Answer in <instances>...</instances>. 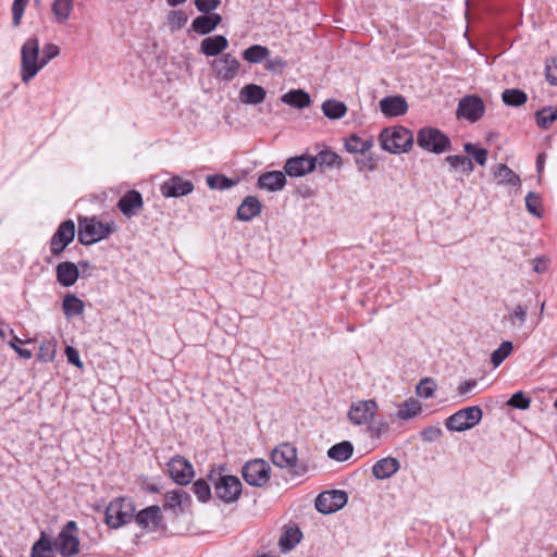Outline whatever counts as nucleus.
Listing matches in <instances>:
<instances>
[{
    "label": "nucleus",
    "instance_id": "35",
    "mask_svg": "<svg viewBox=\"0 0 557 557\" xmlns=\"http://www.w3.org/2000/svg\"><path fill=\"white\" fill-rule=\"evenodd\" d=\"M63 311L67 319L79 315L84 312L85 304L82 299L73 294H67L63 298Z\"/></svg>",
    "mask_w": 557,
    "mask_h": 557
},
{
    "label": "nucleus",
    "instance_id": "42",
    "mask_svg": "<svg viewBox=\"0 0 557 557\" xmlns=\"http://www.w3.org/2000/svg\"><path fill=\"white\" fill-rule=\"evenodd\" d=\"M57 354V341L51 338L41 342L38 351V359L42 362H51L54 360Z\"/></svg>",
    "mask_w": 557,
    "mask_h": 557
},
{
    "label": "nucleus",
    "instance_id": "28",
    "mask_svg": "<svg viewBox=\"0 0 557 557\" xmlns=\"http://www.w3.org/2000/svg\"><path fill=\"white\" fill-rule=\"evenodd\" d=\"M267 97L265 89L257 84H247L239 91L240 101L245 104H259Z\"/></svg>",
    "mask_w": 557,
    "mask_h": 557
},
{
    "label": "nucleus",
    "instance_id": "51",
    "mask_svg": "<svg viewBox=\"0 0 557 557\" xmlns=\"http://www.w3.org/2000/svg\"><path fill=\"white\" fill-rule=\"evenodd\" d=\"M463 149L467 153L471 154L475 162L482 166L486 164L487 161V150L484 148H479L474 144L467 143L463 146Z\"/></svg>",
    "mask_w": 557,
    "mask_h": 557
},
{
    "label": "nucleus",
    "instance_id": "49",
    "mask_svg": "<svg viewBox=\"0 0 557 557\" xmlns=\"http://www.w3.org/2000/svg\"><path fill=\"white\" fill-rule=\"evenodd\" d=\"M193 492L195 493L197 498L200 502H202V503H206V502H208L211 498L210 485L203 479H199V480L194 482V484H193Z\"/></svg>",
    "mask_w": 557,
    "mask_h": 557
},
{
    "label": "nucleus",
    "instance_id": "56",
    "mask_svg": "<svg viewBox=\"0 0 557 557\" xmlns=\"http://www.w3.org/2000/svg\"><path fill=\"white\" fill-rule=\"evenodd\" d=\"M29 0H14L12 4V21L14 26L20 25L25 8Z\"/></svg>",
    "mask_w": 557,
    "mask_h": 557
},
{
    "label": "nucleus",
    "instance_id": "40",
    "mask_svg": "<svg viewBox=\"0 0 557 557\" xmlns=\"http://www.w3.org/2000/svg\"><path fill=\"white\" fill-rule=\"evenodd\" d=\"M315 168L319 166L321 171L326 168L339 166L341 165V157L331 151V150H322L315 157Z\"/></svg>",
    "mask_w": 557,
    "mask_h": 557
},
{
    "label": "nucleus",
    "instance_id": "50",
    "mask_svg": "<svg viewBox=\"0 0 557 557\" xmlns=\"http://www.w3.org/2000/svg\"><path fill=\"white\" fill-rule=\"evenodd\" d=\"M436 383L430 377L422 379L417 385V395L425 399L433 397L436 389Z\"/></svg>",
    "mask_w": 557,
    "mask_h": 557
},
{
    "label": "nucleus",
    "instance_id": "60",
    "mask_svg": "<svg viewBox=\"0 0 557 557\" xmlns=\"http://www.w3.org/2000/svg\"><path fill=\"white\" fill-rule=\"evenodd\" d=\"M442 430L436 426H428L421 432V437L425 442H435L442 436Z\"/></svg>",
    "mask_w": 557,
    "mask_h": 557
},
{
    "label": "nucleus",
    "instance_id": "39",
    "mask_svg": "<svg viewBox=\"0 0 557 557\" xmlns=\"http://www.w3.org/2000/svg\"><path fill=\"white\" fill-rule=\"evenodd\" d=\"M352 451V444L350 442L344 441L333 445L329 449L327 456L336 461H346L351 457Z\"/></svg>",
    "mask_w": 557,
    "mask_h": 557
},
{
    "label": "nucleus",
    "instance_id": "64",
    "mask_svg": "<svg viewBox=\"0 0 557 557\" xmlns=\"http://www.w3.org/2000/svg\"><path fill=\"white\" fill-rule=\"evenodd\" d=\"M360 169H367L368 171H374L377 166V161L372 156H368L359 162Z\"/></svg>",
    "mask_w": 557,
    "mask_h": 557
},
{
    "label": "nucleus",
    "instance_id": "48",
    "mask_svg": "<svg viewBox=\"0 0 557 557\" xmlns=\"http://www.w3.org/2000/svg\"><path fill=\"white\" fill-rule=\"evenodd\" d=\"M525 207H527V210L531 214H533L535 216L542 215V212H543L542 200H541V197L536 193H534V191L528 193V195L525 196Z\"/></svg>",
    "mask_w": 557,
    "mask_h": 557
},
{
    "label": "nucleus",
    "instance_id": "47",
    "mask_svg": "<svg viewBox=\"0 0 557 557\" xmlns=\"http://www.w3.org/2000/svg\"><path fill=\"white\" fill-rule=\"evenodd\" d=\"M207 184L211 189H228L235 185V183L224 175L215 174L207 176Z\"/></svg>",
    "mask_w": 557,
    "mask_h": 557
},
{
    "label": "nucleus",
    "instance_id": "17",
    "mask_svg": "<svg viewBox=\"0 0 557 557\" xmlns=\"http://www.w3.org/2000/svg\"><path fill=\"white\" fill-rule=\"evenodd\" d=\"M315 169V160L312 156H297L289 158L285 165L284 171L290 177H300L311 173Z\"/></svg>",
    "mask_w": 557,
    "mask_h": 557
},
{
    "label": "nucleus",
    "instance_id": "11",
    "mask_svg": "<svg viewBox=\"0 0 557 557\" xmlns=\"http://www.w3.org/2000/svg\"><path fill=\"white\" fill-rule=\"evenodd\" d=\"M377 410V403L373 399L357 400L351 403L347 418L354 425H368L373 421Z\"/></svg>",
    "mask_w": 557,
    "mask_h": 557
},
{
    "label": "nucleus",
    "instance_id": "37",
    "mask_svg": "<svg viewBox=\"0 0 557 557\" xmlns=\"http://www.w3.org/2000/svg\"><path fill=\"white\" fill-rule=\"evenodd\" d=\"M494 176L498 180V184H508L519 186L521 180L509 166L506 164H498L494 171Z\"/></svg>",
    "mask_w": 557,
    "mask_h": 557
},
{
    "label": "nucleus",
    "instance_id": "43",
    "mask_svg": "<svg viewBox=\"0 0 557 557\" xmlns=\"http://www.w3.org/2000/svg\"><path fill=\"white\" fill-rule=\"evenodd\" d=\"M445 161L455 170H460L462 173L469 174L473 171L474 166L472 161L465 156H448Z\"/></svg>",
    "mask_w": 557,
    "mask_h": 557
},
{
    "label": "nucleus",
    "instance_id": "27",
    "mask_svg": "<svg viewBox=\"0 0 557 557\" xmlns=\"http://www.w3.org/2000/svg\"><path fill=\"white\" fill-rule=\"evenodd\" d=\"M261 209L262 205L257 197L247 196L237 209V218L240 221H250L260 214Z\"/></svg>",
    "mask_w": 557,
    "mask_h": 557
},
{
    "label": "nucleus",
    "instance_id": "12",
    "mask_svg": "<svg viewBox=\"0 0 557 557\" xmlns=\"http://www.w3.org/2000/svg\"><path fill=\"white\" fill-rule=\"evenodd\" d=\"M211 67L216 78L231 82L238 75L240 62L232 53H223L211 62Z\"/></svg>",
    "mask_w": 557,
    "mask_h": 557
},
{
    "label": "nucleus",
    "instance_id": "63",
    "mask_svg": "<svg viewBox=\"0 0 557 557\" xmlns=\"http://www.w3.org/2000/svg\"><path fill=\"white\" fill-rule=\"evenodd\" d=\"M546 77L553 85H557V58L546 65Z\"/></svg>",
    "mask_w": 557,
    "mask_h": 557
},
{
    "label": "nucleus",
    "instance_id": "14",
    "mask_svg": "<svg viewBox=\"0 0 557 557\" xmlns=\"http://www.w3.org/2000/svg\"><path fill=\"white\" fill-rule=\"evenodd\" d=\"M485 112L483 100L478 96L463 97L457 108V117L471 123L479 121Z\"/></svg>",
    "mask_w": 557,
    "mask_h": 557
},
{
    "label": "nucleus",
    "instance_id": "22",
    "mask_svg": "<svg viewBox=\"0 0 557 557\" xmlns=\"http://www.w3.org/2000/svg\"><path fill=\"white\" fill-rule=\"evenodd\" d=\"M257 185L261 189L278 191L286 185V173L285 171L265 172L259 176Z\"/></svg>",
    "mask_w": 557,
    "mask_h": 557
},
{
    "label": "nucleus",
    "instance_id": "59",
    "mask_svg": "<svg viewBox=\"0 0 557 557\" xmlns=\"http://www.w3.org/2000/svg\"><path fill=\"white\" fill-rule=\"evenodd\" d=\"M60 53V49L54 44H47L42 49V64L46 65L50 60L55 58Z\"/></svg>",
    "mask_w": 557,
    "mask_h": 557
},
{
    "label": "nucleus",
    "instance_id": "45",
    "mask_svg": "<svg viewBox=\"0 0 557 557\" xmlns=\"http://www.w3.org/2000/svg\"><path fill=\"white\" fill-rule=\"evenodd\" d=\"M188 498H189V496L182 490L168 492L165 494L164 508L172 509V510L181 508L183 500L188 499Z\"/></svg>",
    "mask_w": 557,
    "mask_h": 557
},
{
    "label": "nucleus",
    "instance_id": "54",
    "mask_svg": "<svg viewBox=\"0 0 557 557\" xmlns=\"http://www.w3.org/2000/svg\"><path fill=\"white\" fill-rule=\"evenodd\" d=\"M507 405L512 408L525 410L530 407L531 399L527 397L523 392H517L510 397Z\"/></svg>",
    "mask_w": 557,
    "mask_h": 557
},
{
    "label": "nucleus",
    "instance_id": "15",
    "mask_svg": "<svg viewBox=\"0 0 557 557\" xmlns=\"http://www.w3.org/2000/svg\"><path fill=\"white\" fill-rule=\"evenodd\" d=\"M347 503V494L344 491H326L318 495L315 508L321 513H332L342 509Z\"/></svg>",
    "mask_w": 557,
    "mask_h": 557
},
{
    "label": "nucleus",
    "instance_id": "36",
    "mask_svg": "<svg viewBox=\"0 0 557 557\" xmlns=\"http://www.w3.org/2000/svg\"><path fill=\"white\" fill-rule=\"evenodd\" d=\"M323 114L331 119V120H337L343 117L347 112V107L344 102L335 100V99H327L322 103L321 107Z\"/></svg>",
    "mask_w": 557,
    "mask_h": 557
},
{
    "label": "nucleus",
    "instance_id": "10",
    "mask_svg": "<svg viewBox=\"0 0 557 557\" xmlns=\"http://www.w3.org/2000/svg\"><path fill=\"white\" fill-rule=\"evenodd\" d=\"M270 473L271 467L263 459L249 460L242 469L244 480L251 486H264L270 480Z\"/></svg>",
    "mask_w": 557,
    "mask_h": 557
},
{
    "label": "nucleus",
    "instance_id": "34",
    "mask_svg": "<svg viewBox=\"0 0 557 557\" xmlns=\"http://www.w3.org/2000/svg\"><path fill=\"white\" fill-rule=\"evenodd\" d=\"M53 548L54 542H51L50 539L46 535L45 532H41L40 539L34 543L32 547V557H53Z\"/></svg>",
    "mask_w": 557,
    "mask_h": 557
},
{
    "label": "nucleus",
    "instance_id": "33",
    "mask_svg": "<svg viewBox=\"0 0 557 557\" xmlns=\"http://www.w3.org/2000/svg\"><path fill=\"white\" fill-rule=\"evenodd\" d=\"M270 53L268 47L257 44L245 49L242 57L248 63L257 64L265 61Z\"/></svg>",
    "mask_w": 557,
    "mask_h": 557
},
{
    "label": "nucleus",
    "instance_id": "26",
    "mask_svg": "<svg viewBox=\"0 0 557 557\" xmlns=\"http://www.w3.org/2000/svg\"><path fill=\"white\" fill-rule=\"evenodd\" d=\"M222 16L218 13H203L197 16L191 23V29L200 35H207L213 32L221 23Z\"/></svg>",
    "mask_w": 557,
    "mask_h": 557
},
{
    "label": "nucleus",
    "instance_id": "1",
    "mask_svg": "<svg viewBox=\"0 0 557 557\" xmlns=\"http://www.w3.org/2000/svg\"><path fill=\"white\" fill-rule=\"evenodd\" d=\"M115 231L114 222H102L96 216L78 218V242L84 246H90L108 238Z\"/></svg>",
    "mask_w": 557,
    "mask_h": 557
},
{
    "label": "nucleus",
    "instance_id": "46",
    "mask_svg": "<svg viewBox=\"0 0 557 557\" xmlns=\"http://www.w3.org/2000/svg\"><path fill=\"white\" fill-rule=\"evenodd\" d=\"M511 351L512 343L509 341L503 342L500 346L492 352L491 362L495 368L499 367L503 361L511 354Z\"/></svg>",
    "mask_w": 557,
    "mask_h": 557
},
{
    "label": "nucleus",
    "instance_id": "62",
    "mask_svg": "<svg viewBox=\"0 0 557 557\" xmlns=\"http://www.w3.org/2000/svg\"><path fill=\"white\" fill-rule=\"evenodd\" d=\"M65 356L70 363L76 366L79 369L83 368V362L81 361L79 354L74 347L66 346L65 347Z\"/></svg>",
    "mask_w": 557,
    "mask_h": 557
},
{
    "label": "nucleus",
    "instance_id": "6",
    "mask_svg": "<svg viewBox=\"0 0 557 557\" xmlns=\"http://www.w3.org/2000/svg\"><path fill=\"white\" fill-rule=\"evenodd\" d=\"M209 478L213 482L216 497L223 503L232 504L240 497L243 485L237 476L211 473Z\"/></svg>",
    "mask_w": 557,
    "mask_h": 557
},
{
    "label": "nucleus",
    "instance_id": "29",
    "mask_svg": "<svg viewBox=\"0 0 557 557\" xmlns=\"http://www.w3.org/2000/svg\"><path fill=\"white\" fill-rule=\"evenodd\" d=\"M281 101L292 108L300 110L311 104V97L304 89H292L281 97Z\"/></svg>",
    "mask_w": 557,
    "mask_h": 557
},
{
    "label": "nucleus",
    "instance_id": "20",
    "mask_svg": "<svg viewBox=\"0 0 557 557\" xmlns=\"http://www.w3.org/2000/svg\"><path fill=\"white\" fill-rule=\"evenodd\" d=\"M143 205L141 194L135 189L125 193L117 201V208L126 218L136 215L141 210Z\"/></svg>",
    "mask_w": 557,
    "mask_h": 557
},
{
    "label": "nucleus",
    "instance_id": "24",
    "mask_svg": "<svg viewBox=\"0 0 557 557\" xmlns=\"http://www.w3.org/2000/svg\"><path fill=\"white\" fill-rule=\"evenodd\" d=\"M57 281L64 287L74 285L79 276L78 268L71 261H64L57 265Z\"/></svg>",
    "mask_w": 557,
    "mask_h": 557
},
{
    "label": "nucleus",
    "instance_id": "4",
    "mask_svg": "<svg viewBox=\"0 0 557 557\" xmlns=\"http://www.w3.org/2000/svg\"><path fill=\"white\" fill-rule=\"evenodd\" d=\"M39 58V41L37 38L27 39L21 49V77L27 84L44 67Z\"/></svg>",
    "mask_w": 557,
    "mask_h": 557
},
{
    "label": "nucleus",
    "instance_id": "61",
    "mask_svg": "<svg viewBox=\"0 0 557 557\" xmlns=\"http://www.w3.org/2000/svg\"><path fill=\"white\" fill-rule=\"evenodd\" d=\"M17 343H21V339L18 337H14L12 341L9 342V346L14 349V351L25 360H28L33 357V352L29 349L22 348L17 345Z\"/></svg>",
    "mask_w": 557,
    "mask_h": 557
},
{
    "label": "nucleus",
    "instance_id": "25",
    "mask_svg": "<svg viewBox=\"0 0 557 557\" xmlns=\"http://www.w3.org/2000/svg\"><path fill=\"white\" fill-rule=\"evenodd\" d=\"M228 47V40L223 35H214L202 39L200 52L206 57H216Z\"/></svg>",
    "mask_w": 557,
    "mask_h": 557
},
{
    "label": "nucleus",
    "instance_id": "13",
    "mask_svg": "<svg viewBox=\"0 0 557 557\" xmlns=\"http://www.w3.org/2000/svg\"><path fill=\"white\" fill-rule=\"evenodd\" d=\"M75 224L72 220L62 222L50 239V251L59 257L75 238Z\"/></svg>",
    "mask_w": 557,
    "mask_h": 557
},
{
    "label": "nucleus",
    "instance_id": "32",
    "mask_svg": "<svg viewBox=\"0 0 557 557\" xmlns=\"http://www.w3.org/2000/svg\"><path fill=\"white\" fill-rule=\"evenodd\" d=\"M421 411H422L421 403L418 399L410 397L398 406V411L396 413V417L399 420H408V419L417 417L418 414L421 413Z\"/></svg>",
    "mask_w": 557,
    "mask_h": 557
},
{
    "label": "nucleus",
    "instance_id": "41",
    "mask_svg": "<svg viewBox=\"0 0 557 557\" xmlns=\"http://www.w3.org/2000/svg\"><path fill=\"white\" fill-rule=\"evenodd\" d=\"M502 99L507 106L519 107L527 102V94L518 88L506 89L502 94Z\"/></svg>",
    "mask_w": 557,
    "mask_h": 557
},
{
    "label": "nucleus",
    "instance_id": "23",
    "mask_svg": "<svg viewBox=\"0 0 557 557\" xmlns=\"http://www.w3.org/2000/svg\"><path fill=\"white\" fill-rule=\"evenodd\" d=\"M400 469V462L394 457H386L377 460L372 466V474L377 480H386L393 476Z\"/></svg>",
    "mask_w": 557,
    "mask_h": 557
},
{
    "label": "nucleus",
    "instance_id": "19",
    "mask_svg": "<svg viewBox=\"0 0 557 557\" xmlns=\"http://www.w3.org/2000/svg\"><path fill=\"white\" fill-rule=\"evenodd\" d=\"M381 112L387 117L401 116L408 111V103L401 95L386 96L380 100Z\"/></svg>",
    "mask_w": 557,
    "mask_h": 557
},
{
    "label": "nucleus",
    "instance_id": "7",
    "mask_svg": "<svg viewBox=\"0 0 557 557\" xmlns=\"http://www.w3.org/2000/svg\"><path fill=\"white\" fill-rule=\"evenodd\" d=\"M483 411L479 406H471L458 410L445 422L449 431L462 432L472 429L481 421Z\"/></svg>",
    "mask_w": 557,
    "mask_h": 557
},
{
    "label": "nucleus",
    "instance_id": "57",
    "mask_svg": "<svg viewBox=\"0 0 557 557\" xmlns=\"http://www.w3.org/2000/svg\"><path fill=\"white\" fill-rule=\"evenodd\" d=\"M527 320V307L521 305H517L512 312L509 314V321L511 324H516L518 321L519 325L524 324Z\"/></svg>",
    "mask_w": 557,
    "mask_h": 557
},
{
    "label": "nucleus",
    "instance_id": "9",
    "mask_svg": "<svg viewBox=\"0 0 557 557\" xmlns=\"http://www.w3.org/2000/svg\"><path fill=\"white\" fill-rule=\"evenodd\" d=\"M77 524L69 521L54 541L55 549L63 557H72L79 552V540L77 537Z\"/></svg>",
    "mask_w": 557,
    "mask_h": 557
},
{
    "label": "nucleus",
    "instance_id": "21",
    "mask_svg": "<svg viewBox=\"0 0 557 557\" xmlns=\"http://www.w3.org/2000/svg\"><path fill=\"white\" fill-rule=\"evenodd\" d=\"M194 189L190 181L183 180L180 176H173L161 185V193L164 197H181L188 195Z\"/></svg>",
    "mask_w": 557,
    "mask_h": 557
},
{
    "label": "nucleus",
    "instance_id": "31",
    "mask_svg": "<svg viewBox=\"0 0 557 557\" xmlns=\"http://www.w3.org/2000/svg\"><path fill=\"white\" fill-rule=\"evenodd\" d=\"M374 145L372 137L361 138L356 134L350 135L345 141V148L350 153H364Z\"/></svg>",
    "mask_w": 557,
    "mask_h": 557
},
{
    "label": "nucleus",
    "instance_id": "2",
    "mask_svg": "<svg viewBox=\"0 0 557 557\" xmlns=\"http://www.w3.org/2000/svg\"><path fill=\"white\" fill-rule=\"evenodd\" d=\"M272 462L282 469H288L293 476H302L309 471L307 461L298 459L297 448L290 443H282L271 454Z\"/></svg>",
    "mask_w": 557,
    "mask_h": 557
},
{
    "label": "nucleus",
    "instance_id": "52",
    "mask_svg": "<svg viewBox=\"0 0 557 557\" xmlns=\"http://www.w3.org/2000/svg\"><path fill=\"white\" fill-rule=\"evenodd\" d=\"M367 430L371 438H380L384 434L388 433L389 424L385 420H379L376 422H370L367 425Z\"/></svg>",
    "mask_w": 557,
    "mask_h": 557
},
{
    "label": "nucleus",
    "instance_id": "30",
    "mask_svg": "<svg viewBox=\"0 0 557 557\" xmlns=\"http://www.w3.org/2000/svg\"><path fill=\"white\" fill-rule=\"evenodd\" d=\"M74 10L73 0H53L51 12L58 24H65Z\"/></svg>",
    "mask_w": 557,
    "mask_h": 557
},
{
    "label": "nucleus",
    "instance_id": "5",
    "mask_svg": "<svg viewBox=\"0 0 557 557\" xmlns=\"http://www.w3.org/2000/svg\"><path fill=\"white\" fill-rule=\"evenodd\" d=\"M135 513V506L131 499L119 497L109 503L106 509V523L117 529L129 523Z\"/></svg>",
    "mask_w": 557,
    "mask_h": 557
},
{
    "label": "nucleus",
    "instance_id": "58",
    "mask_svg": "<svg viewBox=\"0 0 557 557\" xmlns=\"http://www.w3.org/2000/svg\"><path fill=\"white\" fill-rule=\"evenodd\" d=\"M220 3L221 0H195V5L201 13H210L215 10Z\"/></svg>",
    "mask_w": 557,
    "mask_h": 557
},
{
    "label": "nucleus",
    "instance_id": "18",
    "mask_svg": "<svg viewBox=\"0 0 557 557\" xmlns=\"http://www.w3.org/2000/svg\"><path fill=\"white\" fill-rule=\"evenodd\" d=\"M136 523L148 531H156L162 522V512L159 506L153 505L134 513Z\"/></svg>",
    "mask_w": 557,
    "mask_h": 557
},
{
    "label": "nucleus",
    "instance_id": "55",
    "mask_svg": "<svg viewBox=\"0 0 557 557\" xmlns=\"http://www.w3.org/2000/svg\"><path fill=\"white\" fill-rule=\"evenodd\" d=\"M300 539L301 533L298 529H289L283 534L280 542L287 548H293L296 544L300 542Z\"/></svg>",
    "mask_w": 557,
    "mask_h": 557
},
{
    "label": "nucleus",
    "instance_id": "44",
    "mask_svg": "<svg viewBox=\"0 0 557 557\" xmlns=\"http://www.w3.org/2000/svg\"><path fill=\"white\" fill-rule=\"evenodd\" d=\"M188 16L182 10H173L168 14V25L172 33L180 30L187 23Z\"/></svg>",
    "mask_w": 557,
    "mask_h": 557
},
{
    "label": "nucleus",
    "instance_id": "53",
    "mask_svg": "<svg viewBox=\"0 0 557 557\" xmlns=\"http://www.w3.org/2000/svg\"><path fill=\"white\" fill-rule=\"evenodd\" d=\"M264 62V69L273 74H281L287 66V62L280 55L274 58L268 57Z\"/></svg>",
    "mask_w": 557,
    "mask_h": 557
},
{
    "label": "nucleus",
    "instance_id": "38",
    "mask_svg": "<svg viewBox=\"0 0 557 557\" xmlns=\"http://www.w3.org/2000/svg\"><path fill=\"white\" fill-rule=\"evenodd\" d=\"M557 120V107H545L535 112L536 125L547 129Z\"/></svg>",
    "mask_w": 557,
    "mask_h": 557
},
{
    "label": "nucleus",
    "instance_id": "3",
    "mask_svg": "<svg viewBox=\"0 0 557 557\" xmlns=\"http://www.w3.org/2000/svg\"><path fill=\"white\" fill-rule=\"evenodd\" d=\"M379 140L383 150L391 153H401L411 148L413 134L404 126L387 127L381 132Z\"/></svg>",
    "mask_w": 557,
    "mask_h": 557
},
{
    "label": "nucleus",
    "instance_id": "16",
    "mask_svg": "<svg viewBox=\"0 0 557 557\" xmlns=\"http://www.w3.org/2000/svg\"><path fill=\"white\" fill-rule=\"evenodd\" d=\"M170 476L180 485H187L194 478V468L184 457L176 455L168 462Z\"/></svg>",
    "mask_w": 557,
    "mask_h": 557
},
{
    "label": "nucleus",
    "instance_id": "8",
    "mask_svg": "<svg viewBox=\"0 0 557 557\" xmlns=\"http://www.w3.org/2000/svg\"><path fill=\"white\" fill-rule=\"evenodd\" d=\"M417 144L422 149L433 153H442L450 147L449 138L434 127L421 128L417 135Z\"/></svg>",
    "mask_w": 557,
    "mask_h": 557
}]
</instances>
